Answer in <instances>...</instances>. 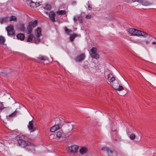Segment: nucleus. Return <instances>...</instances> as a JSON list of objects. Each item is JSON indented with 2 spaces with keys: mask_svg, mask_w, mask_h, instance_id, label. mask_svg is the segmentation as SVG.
I'll list each match as a JSON object with an SVG mask.
<instances>
[{
  "mask_svg": "<svg viewBox=\"0 0 156 156\" xmlns=\"http://www.w3.org/2000/svg\"><path fill=\"white\" fill-rule=\"evenodd\" d=\"M112 87L115 89L119 91L121 90L124 89L123 88L122 86H120L118 84L116 85L115 83L112 84Z\"/></svg>",
  "mask_w": 156,
  "mask_h": 156,
  "instance_id": "obj_9",
  "label": "nucleus"
},
{
  "mask_svg": "<svg viewBox=\"0 0 156 156\" xmlns=\"http://www.w3.org/2000/svg\"><path fill=\"white\" fill-rule=\"evenodd\" d=\"M38 58L42 61H45L47 59V58L44 56H42L41 57H38Z\"/></svg>",
  "mask_w": 156,
  "mask_h": 156,
  "instance_id": "obj_28",
  "label": "nucleus"
},
{
  "mask_svg": "<svg viewBox=\"0 0 156 156\" xmlns=\"http://www.w3.org/2000/svg\"><path fill=\"white\" fill-rule=\"evenodd\" d=\"M20 30L22 31H23L24 30L25 28L23 24L20 25Z\"/></svg>",
  "mask_w": 156,
  "mask_h": 156,
  "instance_id": "obj_34",
  "label": "nucleus"
},
{
  "mask_svg": "<svg viewBox=\"0 0 156 156\" xmlns=\"http://www.w3.org/2000/svg\"><path fill=\"white\" fill-rule=\"evenodd\" d=\"M137 2L141 3L142 5L144 6H148L151 5V3L147 1H143V0H140L139 1H137Z\"/></svg>",
  "mask_w": 156,
  "mask_h": 156,
  "instance_id": "obj_16",
  "label": "nucleus"
},
{
  "mask_svg": "<svg viewBox=\"0 0 156 156\" xmlns=\"http://www.w3.org/2000/svg\"><path fill=\"white\" fill-rule=\"evenodd\" d=\"M13 135V134H11L9 136V139H11V138H13V137L12 136Z\"/></svg>",
  "mask_w": 156,
  "mask_h": 156,
  "instance_id": "obj_42",
  "label": "nucleus"
},
{
  "mask_svg": "<svg viewBox=\"0 0 156 156\" xmlns=\"http://www.w3.org/2000/svg\"><path fill=\"white\" fill-rule=\"evenodd\" d=\"M87 151V149L86 147H82L80 150V153L82 154L86 153Z\"/></svg>",
  "mask_w": 156,
  "mask_h": 156,
  "instance_id": "obj_19",
  "label": "nucleus"
},
{
  "mask_svg": "<svg viewBox=\"0 0 156 156\" xmlns=\"http://www.w3.org/2000/svg\"><path fill=\"white\" fill-rule=\"evenodd\" d=\"M57 13L59 15H64L66 13V11L63 10H61L57 12Z\"/></svg>",
  "mask_w": 156,
  "mask_h": 156,
  "instance_id": "obj_26",
  "label": "nucleus"
},
{
  "mask_svg": "<svg viewBox=\"0 0 156 156\" xmlns=\"http://www.w3.org/2000/svg\"><path fill=\"white\" fill-rule=\"evenodd\" d=\"M7 21V19L6 18H0V23L2 24L5 23Z\"/></svg>",
  "mask_w": 156,
  "mask_h": 156,
  "instance_id": "obj_27",
  "label": "nucleus"
},
{
  "mask_svg": "<svg viewBox=\"0 0 156 156\" xmlns=\"http://www.w3.org/2000/svg\"><path fill=\"white\" fill-rule=\"evenodd\" d=\"M101 149L107 153L108 156H117V155L116 152L112 151V150L109 149L108 148L106 147H103Z\"/></svg>",
  "mask_w": 156,
  "mask_h": 156,
  "instance_id": "obj_2",
  "label": "nucleus"
},
{
  "mask_svg": "<svg viewBox=\"0 0 156 156\" xmlns=\"http://www.w3.org/2000/svg\"><path fill=\"white\" fill-rule=\"evenodd\" d=\"M8 35H13L14 34V31L12 26H8L6 28Z\"/></svg>",
  "mask_w": 156,
  "mask_h": 156,
  "instance_id": "obj_5",
  "label": "nucleus"
},
{
  "mask_svg": "<svg viewBox=\"0 0 156 156\" xmlns=\"http://www.w3.org/2000/svg\"><path fill=\"white\" fill-rule=\"evenodd\" d=\"M34 42L36 43L37 44L40 41V40L39 38V37H37V38H35L33 40Z\"/></svg>",
  "mask_w": 156,
  "mask_h": 156,
  "instance_id": "obj_29",
  "label": "nucleus"
},
{
  "mask_svg": "<svg viewBox=\"0 0 156 156\" xmlns=\"http://www.w3.org/2000/svg\"><path fill=\"white\" fill-rule=\"evenodd\" d=\"M146 43L147 44H149L150 41L148 40H147L146 41Z\"/></svg>",
  "mask_w": 156,
  "mask_h": 156,
  "instance_id": "obj_43",
  "label": "nucleus"
},
{
  "mask_svg": "<svg viewBox=\"0 0 156 156\" xmlns=\"http://www.w3.org/2000/svg\"><path fill=\"white\" fill-rule=\"evenodd\" d=\"M41 29L40 28L38 27L35 31V34L37 37H39L41 36Z\"/></svg>",
  "mask_w": 156,
  "mask_h": 156,
  "instance_id": "obj_13",
  "label": "nucleus"
},
{
  "mask_svg": "<svg viewBox=\"0 0 156 156\" xmlns=\"http://www.w3.org/2000/svg\"><path fill=\"white\" fill-rule=\"evenodd\" d=\"M9 19V20L10 21H13L15 22H16L17 20L16 17L15 16H11L10 17Z\"/></svg>",
  "mask_w": 156,
  "mask_h": 156,
  "instance_id": "obj_25",
  "label": "nucleus"
},
{
  "mask_svg": "<svg viewBox=\"0 0 156 156\" xmlns=\"http://www.w3.org/2000/svg\"><path fill=\"white\" fill-rule=\"evenodd\" d=\"M35 3L36 4V6L35 7H38V6H39V5H40V3L39 2H36V3Z\"/></svg>",
  "mask_w": 156,
  "mask_h": 156,
  "instance_id": "obj_41",
  "label": "nucleus"
},
{
  "mask_svg": "<svg viewBox=\"0 0 156 156\" xmlns=\"http://www.w3.org/2000/svg\"><path fill=\"white\" fill-rule=\"evenodd\" d=\"M3 105L2 103L0 102V113L2 110L3 108ZM1 115H0V118H1Z\"/></svg>",
  "mask_w": 156,
  "mask_h": 156,
  "instance_id": "obj_35",
  "label": "nucleus"
},
{
  "mask_svg": "<svg viewBox=\"0 0 156 156\" xmlns=\"http://www.w3.org/2000/svg\"><path fill=\"white\" fill-rule=\"evenodd\" d=\"M65 30L67 34L72 32V30H71L69 29L66 28H65Z\"/></svg>",
  "mask_w": 156,
  "mask_h": 156,
  "instance_id": "obj_37",
  "label": "nucleus"
},
{
  "mask_svg": "<svg viewBox=\"0 0 156 156\" xmlns=\"http://www.w3.org/2000/svg\"><path fill=\"white\" fill-rule=\"evenodd\" d=\"M5 38L2 36H0V44H4L5 41Z\"/></svg>",
  "mask_w": 156,
  "mask_h": 156,
  "instance_id": "obj_22",
  "label": "nucleus"
},
{
  "mask_svg": "<svg viewBox=\"0 0 156 156\" xmlns=\"http://www.w3.org/2000/svg\"><path fill=\"white\" fill-rule=\"evenodd\" d=\"M26 2L28 5L31 7L34 8L36 6L35 3L32 1V0H26Z\"/></svg>",
  "mask_w": 156,
  "mask_h": 156,
  "instance_id": "obj_12",
  "label": "nucleus"
},
{
  "mask_svg": "<svg viewBox=\"0 0 156 156\" xmlns=\"http://www.w3.org/2000/svg\"><path fill=\"white\" fill-rule=\"evenodd\" d=\"M135 137V135L134 134H131L130 135V138L132 140H133Z\"/></svg>",
  "mask_w": 156,
  "mask_h": 156,
  "instance_id": "obj_36",
  "label": "nucleus"
},
{
  "mask_svg": "<svg viewBox=\"0 0 156 156\" xmlns=\"http://www.w3.org/2000/svg\"><path fill=\"white\" fill-rule=\"evenodd\" d=\"M34 37V36L33 34H30L28 37V38L27 39V42H30L32 41Z\"/></svg>",
  "mask_w": 156,
  "mask_h": 156,
  "instance_id": "obj_24",
  "label": "nucleus"
},
{
  "mask_svg": "<svg viewBox=\"0 0 156 156\" xmlns=\"http://www.w3.org/2000/svg\"><path fill=\"white\" fill-rule=\"evenodd\" d=\"M85 58V55L82 54L78 56L75 59V60L76 62H80L84 59Z\"/></svg>",
  "mask_w": 156,
  "mask_h": 156,
  "instance_id": "obj_7",
  "label": "nucleus"
},
{
  "mask_svg": "<svg viewBox=\"0 0 156 156\" xmlns=\"http://www.w3.org/2000/svg\"><path fill=\"white\" fill-rule=\"evenodd\" d=\"M77 34H73L70 35V39L71 41H73L75 38L77 36Z\"/></svg>",
  "mask_w": 156,
  "mask_h": 156,
  "instance_id": "obj_23",
  "label": "nucleus"
},
{
  "mask_svg": "<svg viewBox=\"0 0 156 156\" xmlns=\"http://www.w3.org/2000/svg\"><path fill=\"white\" fill-rule=\"evenodd\" d=\"M86 18L88 19H90L91 18V15H87L86 16Z\"/></svg>",
  "mask_w": 156,
  "mask_h": 156,
  "instance_id": "obj_40",
  "label": "nucleus"
},
{
  "mask_svg": "<svg viewBox=\"0 0 156 156\" xmlns=\"http://www.w3.org/2000/svg\"><path fill=\"white\" fill-rule=\"evenodd\" d=\"M113 138L115 140L117 141H119V139H117L116 138H115L114 136H113Z\"/></svg>",
  "mask_w": 156,
  "mask_h": 156,
  "instance_id": "obj_44",
  "label": "nucleus"
},
{
  "mask_svg": "<svg viewBox=\"0 0 156 156\" xmlns=\"http://www.w3.org/2000/svg\"><path fill=\"white\" fill-rule=\"evenodd\" d=\"M108 80L109 82H111V83H112V82L115 80V78L112 75L109 74L108 75Z\"/></svg>",
  "mask_w": 156,
  "mask_h": 156,
  "instance_id": "obj_18",
  "label": "nucleus"
},
{
  "mask_svg": "<svg viewBox=\"0 0 156 156\" xmlns=\"http://www.w3.org/2000/svg\"><path fill=\"white\" fill-rule=\"evenodd\" d=\"M78 150V147L76 145H73L69 147V150L71 153L76 152Z\"/></svg>",
  "mask_w": 156,
  "mask_h": 156,
  "instance_id": "obj_8",
  "label": "nucleus"
},
{
  "mask_svg": "<svg viewBox=\"0 0 156 156\" xmlns=\"http://www.w3.org/2000/svg\"><path fill=\"white\" fill-rule=\"evenodd\" d=\"M17 37L18 39L21 41H23L25 38V35L23 34L20 33L17 34Z\"/></svg>",
  "mask_w": 156,
  "mask_h": 156,
  "instance_id": "obj_17",
  "label": "nucleus"
},
{
  "mask_svg": "<svg viewBox=\"0 0 156 156\" xmlns=\"http://www.w3.org/2000/svg\"><path fill=\"white\" fill-rule=\"evenodd\" d=\"M152 44H156V42H153L152 43Z\"/></svg>",
  "mask_w": 156,
  "mask_h": 156,
  "instance_id": "obj_46",
  "label": "nucleus"
},
{
  "mask_svg": "<svg viewBox=\"0 0 156 156\" xmlns=\"http://www.w3.org/2000/svg\"><path fill=\"white\" fill-rule=\"evenodd\" d=\"M51 5L49 4L46 5L44 7V9L46 10H50L51 9Z\"/></svg>",
  "mask_w": 156,
  "mask_h": 156,
  "instance_id": "obj_30",
  "label": "nucleus"
},
{
  "mask_svg": "<svg viewBox=\"0 0 156 156\" xmlns=\"http://www.w3.org/2000/svg\"><path fill=\"white\" fill-rule=\"evenodd\" d=\"M32 24V22H29L28 25L27 27V30L26 32L27 34H30L31 33L33 27Z\"/></svg>",
  "mask_w": 156,
  "mask_h": 156,
  "instance_id": "obj_10",
  "label": "nucleus"
},
{
  "mask_svg": "<svg viewBox=\"0 0 156 156\" xmlns=\"http://www.w3.org/2000/svg\"><path fill=\"white\" fill-rule=\"evenodd\" d=\"M18 144L22 147H24L28 145L30 143L26 140H18Z\"/></svg>",
  "mask_w": 156,
  "mask_h": 156,
  "instance_id": "obj_6",
  "label": "nucleus"
},
{
  "mask_svg": "<svg viewBox=\"0 0 156 156\" xmlns=\"http://www.w3.org/2000/svg\"><path fill=\"white\" fill-rule=\"evenodd\" d=\"M127 32L129 34L131 35L142 36L147 37L148 34L140 30H136L133 28H130L127 30Z\"/></svg>",
  "mask_w": 156,
  "mask_h": 156,
  "instance_id": "obj_1",
  "label": "nucleus"
},
{
  "mask_svg": "<svg viewBox=\"0 0 156 156\" xmlns=\"http://www.w3.org/2000/svg\"><path fill=\"white\" fill-rule=\"evenodd\" d=\"M63 133L62 130H60L57 132L56 136L58 138H60L63 136Z\"/></svg>",
  "mask_w": 156,
  "mask_h": 156,
  "instance_id": "obj_21",
  "label": "nucleus"
},
{
  "mask_svg": "<svg viewBox=\"0 0 156 156\" xmlns=\"http://www.w3.org/2000/svg\"><path fill=\"white\" fill-rule=\"evenodd\" d=\"M88 3V9L89 10H90L92 9V5L91 4L89 3V1Z\"/></svg>",
  "mask_w": 156,
  "mask_h": 156,
  "instance_id": "obj_38",
  "label": "nucleus"
},
{
  "mask_svg": "<svg viewBox=\"0 0 156 156\" xmlns=\"http://www.w3.org/2000/svg\"><path fill=\"white\" fill-rule=\"evenodd\" d=\"M76 4V2L75 1H74V2H73L72 4L73 5H75Z\"/></svg>",
  "mask_w": 156,
  "mask_h": 156,
  "instance_id": "obj_45",
  "label": "nucleus"
},
{
  "mask_svg": "<svg viewBox=\"0 0 156 156\" xmlns=\"http://www.w3.org/2000/svg\"><path fill=\"white\" fill-rule=\"evenodd\" d=\"M18 140H25V136L24 135H22L20 136L19 137Z\"/></svg>",
  "mask_w": 156,
  "mask_h": 156,
  "instance_id": "obj_33",
  "label": "nucleus"
},
{
  "mask_svg": "<svg viewBox=\"0 0 156 156\" xmlns=\"http://www.w3.org/2000/svg\"><path fill=\"white\" fill-rule=\"evenodd\" d=\"M127 3H131L132 2L139 1L140 0H125Z\"/></svg>",
  "mask_w": 156,
  "mask_h": 156,
  "instance_id": "obj_31",
  "label": "nucleus"
},
{
  "mask_svg": "<svg viewBox=\"0 0 156 156\" xmlns=\"http://www.w3.org/2000/svg\"><path fill=\"white\" fill-rule=\"evenodd\" d=\"M59 129V125H55L51 128L50 131L51 132H54Z\"/></svg>",
  "mask_w": 156,
  "mask_h": 156,
  "instance_id": "obj_15",
  "label": "nucleus"
},
{
  "mask_svg": "<svg viewBox=\"0 0 156 156\" xmlns=\"http://www.w3.org/2000/svg\"><path fill=\"white\" fill-rule=\"evenodd\" d=\"M37 22L36 20H35L33 23L32 22V26L33 27H34L37 25Z\"/></svg>",
  "mask_w": 156,
  "mask_h": 156,
  "instance_id": "obj_32",
  "label": "nucleus"
},
{
  "mask_svg": "<svg viewBox=\"0 0 156 156\" xmlns=\"http://www.w3.org/2000/svg\"><path fill=\"white\" fill-rule=\"evenodd\" d=\"M153 37L152 36L149 35H148V40L150 41L152 40Z\"/></svg>",
  "mask_w": 156,
  "mask_h": 156,
  "instance_id": "obj_39",
  "label": "nucleus"
},
{
  "mask_svg": "<svg viewBox=\"0 0 156 156\" xmlns=\"http://www.w3.org/2000/svg\"><path fill=\"white\" fill-rule=\"evenodd\" d=\"M97 50V48L95 47H93L90 49V53L92 58L95 59L99 58V55L96 53Z\"/></svg>",
  "mask_w": 156,
  "mask_h": 156,
  "instance_id": "obj_3",
  "label": "nucleus"
},
{
  "mask_svg": "<svg viewBox=\"0 0 156 156\" xmlns=\"http://www.w3.org/2000/svg\"><path fill=\"white\" fill-rule=\"evenodd\" d=\"M28 127L30 130L33 129V130L32 131H33L36 129H37V128L36 126V125L34 124L32 121H30L29 122Z\"/></svg>",
  "mask_w": 156,
  "mask_h": 156,
  "instance_id": "obj_4",
  "label": "nucleus"
},
{
  "mask_svg": "<svg viewBox=\"0 0 156 156\" xmlns=\"http://www.w3.org/2000/svg\"><path fill=\"white\" fill-rule=\"evenodd\" d=\"M73 20L75 22L78 20L80 23H82L83 21L82 18L80 16H74L73 17Z\"/></svg>",
  "mask_w": 156,
  "mask_h": 156,
  "instance_id": "obj_14",
  "label": "nucleus"
},
{
  "mask_svg": "<svg viewBox=\"0 0 156 156\" xmlns=\"http://www.w3.org/2000/svg\"><path fill=\"white\" fill-rule=\"evenodd\" d=\"M55 14L53 11H51L49 12V17L51 20L53 22L55 21Z\"/></svg>",
  "mask_w": 156,
  "mask_h": 156,
  "instance_id": "obj_11",
  "label": "nucleus"
},
{
  "mask_svg": "<svg viewBox=\"0 0 156 156\" xmlns=\"http://www.w3.org/2000/svg\"><path fill=\"white\" fill-rule=\"evenodd\" d=\"M18 112V111L17 110V108L16 109V110L13 113L7 116V118H8V117H9L10 118L14 117L17 114Z\"/></svg>",
  "mask_w": 156,
  "mask_h": 156,
  "instance_id": "obj_20",
  "label": "nucleus"
}]
</instances>
